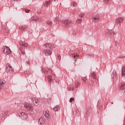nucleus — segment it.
<instances>
[{"label": "nucleus", "instance_id": "nucleus-19", "mask_svg": "<svg viewBox=\"0 0 125 125\" xmlns=\"http://www.w3.org/2000/svg\"><path fill=\"white\" fill-rule=\"evenodd\" d=\"M59 110H60V106L58 105H57L53 108V110L55 111V112H57L59 111Z\"/></svg>", "mask_w": 125, "mask_h": 125}, {"label": "nucleus", "instance_id": "nucleus-40", "mask_svg": "<svg viewBox=\"0 0 125 125\" xmlns=\"http://www.w3.org/2000/svg\"><path fill=\"white\" fill-rule=\"evenodd\" d=\"M105 2H109V0H104Z\"/></svg>", "mask_w": 125, "mask_h": 125}, {"label": "nucleus", "instance_id": "nucleus-8", "mask_svg": "<svg viewBox=\"0 0 125 125\" xmlns=\"http://www.w3.org/2000/svg\"><path fill=\"white\" fill-rule=\"evenodd\" d=\"M93 22H98L100 20V16L99 14H96L92 17Z\"/></svg>", "mask_w": 125, "mask_h": 125}, {"label": "nucleus", "instance_id": "nucleus-30", "mask_svg": "<svg viewBox=\"0 0 125 125\" xmlns=\"http://www.w3.org/2000/svg\"><path fill=\"white\" fill-rule=\"evenodd\" d=\"M72 5H73V6H77V2H73L72 3Z\"/></svg>", "mask_w": 125, "mask_h": 125}, {"label": "nucleus", "instance_id": "nucleus-38", "mask_svg": "<svg viewBox=\"0 0 125 125\" xmlns=\"http://www.w3.org/2000/svg\"><path fill=\"white\" fill-rule=\"evenodd\" d=\"M68 90H69V91L73 90V88L70 87V88L68 89Z\"/></svg>", "mask_w": 125, "mask_h": 125}, {"label": "nucleus", "instance_id": "nucleus-31", "mask_svg": "<svg viewBox=\"0 0 125 125\" xmlns=\"http://www.w3.org/2000/svg\"><path fill=\"white\" fill-rule=\"evenodd\" d=\"M118 58H121L122 59H124V58H125V56H119L118 57Z\"/></svg>", "mask_w": 125, "mask_h": 125}, {"label": "nucleus", "instance_id": "nucleus-36", "mask_svg": "<svg viewBox=\"0 0 125 125\" xmlns=\"http://www.w3.org/2000/svg\"><path fill=\"white\" fill-rule=\"evenodd\" d=\"M58 59L59 60H60V59H61V56L59 55L58 57Z\"/></svg>", "mask_w": 125, "mask_h": 125}, {"label": "nucleus", "instance_id": "nucleus-44", "mask_svg": "<svg viewBox=\"0 0 125 125\" xmlns=\"http://www.w3.org/2000/svg\"><path fill=\"white\" fill-rule=\"evenodd\" d=\"M53 1H56V0H52Z\"/></svg>", "mask_w": 125, "mask_h": 125}, {"label": "nucleus", "instance_id": "nucleus-45", "mask_svg": "<svg viewBox=\"0 0 125 125\" xmlns=\"http://www.w3.org/2000/svg\"><path fill=\"white\" fill-rule=\"evenodd\" d=\"M56 20H58V19H57V18L56 19Z\"/></svg>", "mask_w": 125, "mask_h": 125}, {"label": "nucleus", "instance_id": "nucleus-28", "mask_svg": "<svg viewBox=\"0 0 125 125\" xmlns=\"http://www.w3.org/2000/svg\"><path fill=\"white\" fill-rule=\"evenodd\" d=\"M7 114H8L7 111L5 112H4V114H3V117L4 118H5V117H6V116H7Z\"/></svg>", "mask_w": 125, "mask_h": 125}, {"label": "nucleus", "instance_id": "nucleus-7", "mask_svg": "<svg viewBox=\"0 0 125 125\" xmlns=\"http://www.w3.org/2000/svg\"><path fill=\"white\" fill-rule=\"evenodd\" d=\"M19 118H21V120H26L28 118V115L25 113L24 112H20L19 114Z\"/></svg>", "mask_w": 125, "mask_h": 125}, {"label": "nucleus", "instance_id": "nucleus-35", "mask_svg": "<svg viewBox=\"0 0 125 125\" xmlns=\"http://www.w3.org/2000/svg\"><path fill=\"white\" fill-rule=\"evenodd\" d=\"M74 57L77 58V57H78V55H77V54H74Z\"/></svg>", "mask_w": 125, "mask_h": 125}, {"label": "nucleus", "instance_id": "nucleus-33", "mask_svg": "<svg viewBox=\"0 0 125 125\" xmlns=\"http://www.w3.org/2000/svg\"><path fill=\"white\" fill-rule=\"evenodd\" d=\"M25 11L26 13H29V12H30V10L25 9Z\"/></svg>", "mask_w": 125, "mask_h": 125}, {"label": "nucleus", "instance_id": "nucleus-42", "mask_svg": "<svg viewBox=\"0 0 125 125\" xmlns=\"http://www.w3.org/2000/svg\"><path fill=\"white\" fill-rule=\"evenodd\" d=\"M1 87H0V91H1Z\"/></svg>", "mask_w": 125, "mask_h": 125}, {"label": "nucleus", "instance_id": "nucleus-37", "mask_svg": "<svg viewBox=\"0 0 125 125\" xmlns=\"http://www.w3.org/2000/svg\"><path fill=\"white\" fill-rule=\"evenodd\" d=\"M18 0H11V2H14V1H18Z\"/></svg>", "mask_w": 125, "mask_h": 125}, {"label": "nucleus", "instance_id": "nucleus-26", "mask_svg": "<svg viewBox=\"0 0 125 125\" xmlns=\"http://www.w3.org/2000/svg\"><path fill=\"white\" fill-rule=\"evenodd\" d=\"M49 3H50V1H46L45 3V6H46V7H47V6H48V4H49Z\"/></svg>", "mask_w": 125, "mask_h": 125}, {"label": "nucleus", "instance_id": "nucleus-1", "mask_svg": "<svg viewBox=\"0 0 125 125\" xmlns=\"http://www.w3.org/2000/svg\"><path fill=\"white\" fill-rule=\"evenodd\" d=\"M56 45L51 43H45L42 46V49L43 50V53L46 56L47 55H51L52 54V50L51 48H54Z\"/></svg>", "mask_w": 125, "mask_h": 125}, {"label": "nucleus", "instance_id": "nucleus-21", "mask_svg": "<svg viewBox=\"0 0 125 125\" xmlns=\"http://www.w3.org/2000/svg\"><path fill=\"white\" fill-rule=\"evenodd\" d=\"M75 87L77 88H78V86H80V82H79V81H76V82H75Z\"/></svg>", "mask_w": 125, "mask_h": 125}, {"label": "nucleus", "instance_id": "nucleus-14", "mask_svg": "<svg viewBox=\"0 0 125 125\" xmlns=\"http://www.w3.org/2000/svg\"><path fill=\"white\" fill-rule=\"evenodd\" d=\"M112 79H114L116 80H118V75H117V72L114 71L111 74Z\"/></svg>", "mask_w": 125, "mask_h": 125}, {"label": "nucleus", "instance_id": "nucleus-10", "mask_svg": "<svg viewBox=\"0 0 125 125\" xmlns=\"http://www.w3.org/2000/svg\"><path fill=\"white\" fill-rule=\"evenodd\" d=\"M3 52L4 54H10V53H11V50H10V48H9V47L5 46L4 47Z\"/></svg>", "mask_w": 125, "mask_h": 125}, {"label": "nucleus", "instance_id": "nucleus-46", "mask_svg": "<svg viewBox=\"0 0 125 125\" xmlns=\"http://www.w3.org/2000/svg\"><path fill=\"white\" fill-rule=\"evenodd\" d=\"M86 114H87V112H86Z\"/></svg>", "mask_w": 125, "mask_h": 125}, {"label": "nucleus", "instance_id": "nucleus-16", "mask_svg": "<svg viewBox=\"0 0 125 125\" xmlns=\"http://www.w3.org/2000/svg\"><path fill=\"white\" fill-rule=\"evenodd\" d=\"M20 30H21L22 31H25L27 29V25H21L19 26Z\"/></svg>", "mask_w": 125, "mask_h": 125}, {"label": "nucleus", "instance_id": "nucleus-17", "mask_svg": "<svg viewBox=\"0 0 125 125\" xmlns=\"http://www.w3.org/2000/svg\"><path fill=\"white\" fill-rule=\"evenodd\" d=\"M119 90H121V89H125V83H121L120 85Z\"/></svg>", "mask_w": 125, "mask_h": 125}, {"label": "nucleus", "instance_id": "nucleus-6", "mask_svg": "<svg viewBox=\"0 0 125 125\" xmlns=\"http://www.w3.org/2000/svg\"><path fill=\"white\" fill-rule=\"evenodd\" d=\"M62 24H64L66 28H68V27H70L72 23V21L70 20H62Z\"/></svg>", "mask_w": 125, "mask_h": 125}, {"label": "nucleus", "instance_id": "nucleus-24", "mask_svg": "<svg viewBox=\"0 0 125 125\" xmlns=\"http://www.w3.org/2000/svg\"><path fill=\"white\" fill-rule=\"evenodd\" d=\"M91 76H92V79H96V74H95V73L93 72V73L91 74Z\"/></svg>", "mask_w": 125, "mask_h": 125}, {"label": "nucleus", "instance_id": "nucleus-41", "mask_svg": "<svg viewBox=\"0 0 125 125\" xmlns=\"http://www.w3.org/2000/svg\"><path fill=\"white\" fill-rule=\"evenodd\" d=\"M24 74H27V71H24Z\"/></svg>", "mask_w": 125, "mask_h": 125}, {"label": "nucleus", "instance_id": "nucleus-5", "mask_svg": "<svg viewBox=\"0 0 125 125\" xmlns=\"http://www.w3.org/2000/svg\"><path fill=\"white\" fill-rule=\"evenodd\" d=\"M6 72L7 73H13L14 72V69L9 63H7L6 65Z\"/></svg>", "mask_w": 125, "mask_h": 125}, {"label": "nucleus", "instance_id": "nucleus-15", "mask_svg": "<svg viewBox=\"0 0 125 125\" xmlns=\"http://www.w3.org/2000/svg\"><path fill=\"white\" fill-rule=\"evenodd\" d=\"M38 124L41 125L44 124V119H43V118L41 117L39 119Z\"/></svg>", "mask_w": 125, "mask_h": 125}, {"label": "nucleus", "instance_id": "nucleus-32", "mask_svg": "<svg viewBox=\"0 0 125 125\" xmlns=\"http://www.w3.org/2000/svg\"><path fill=\"white\" fill-rule=\"evenodd\" d=\"M74 98H71L70 99V100H69V102L72 103V102H73V101H74Z\"/></svg>", "mask_w": 125, "mask_h": 125}, {"label": "nucleus", "instance_id": "nucleus-22", "mask_svg": "<svg viewBox=\"0 0 125 125\" xmlns=\"http://www.w3.org/2000/svg\"><path fill=\"white\" fill-rule=\"evenodd\" d=\"M47 79H48V82H49V83H51L53 81L52 77L51 76L48 75Z\"/></svg>", "mask_w": 125, "mask_h": 125}, {"label": "nucleus", "instance_id": "nucleus-43", "mask_svg": "<svg viewBox=\"0 0 125 125\" xmlns=\"http://www.w3.org/2000/svg\"><path fill=\"white\" fill-rule=\"evenodd\" d=\"M1 120V116L0 117V121Z\"/></svg>", "mask_w": 125, "mask_h": 125}, {"label": "nucleus", "instance_id": "nucleus-25", "mask_svg": "<svg viewBox=\"0 0 125 125\" xmlns=\"http://www.w3.org/2000/svg\"><path fill=\"white\" fill-rule=\"evenodd\" d=\"M46 23L48 26H51L52 25V21H46Z\"/></svg>", "mask_w": 125, "mask_h": 125}, {"label": "nucleus", "instance_id": "nucleus-4", "mask_svg": "<svg viewBox=\"0 0 125 125\" xmlns=\"http://www.w3.org/2000/svg\"><path fill=\"white\" fill-rule=\"evenodd\" d=\"M21 46L20 47V50L22 54H25V49L27 47V43L24 42L21 43Z\"/></svg>", "mask_w": 125, "mask_h": 125}, {"label": "nucleus", "instance_id": "nucleus-3", "mask_svg": "<svg viewBox=\"0 0 125 125\" xmlns=\"http://www.w3.org/2000/svg\"><path fill=\"white\" fill-rule=\"evenodd\" d=\"M116 35V32L113 30H107L106 31L105 36H107L110 39H113Z\"/></svg>", "mask_w": 125, "mask_h": 125}, {"label": "nucleus", "instance_id": "nucleus-39", "mask_svg": "<svg viewBox=\"0 0 125 125\" xmlns=\"http://www.w3.org/2000/svg\"><path fill=\"white\" fill-rule=\"evenodd\" d=\"M26 64H27V65H30V62L26 61Z\"/></svg>", "mask_w": 125, "mask_h": 125}, {"label": "nucleus", "instance_id": "nucleus-9", "mask_svg": "<svg viewBox=\"0 0 125 125\" xmlns=\"http://www.w3.org/2000/svg\"><path fill=\"white\" fill-rule=\"evenodd\" d=\"M124 22V18L120 17L117 19L115 21V24L117 26H119L120 27V25H121V23Z\"/></svg>", "mask_w": 125, "mask_h": 125}, {"label": "nucleus", "instance_id": "nucleus-29", "mask_svg": "<svg viewBox=\"0 0 125 125\" xmlns=\"http://www.w3.org/2000/svg\"><path fill=\"white\" fill-rule=\"evenodd\" d=\"M77 22L79 24H80V23H82V19H79L77 20Z\"/></svg>", "mask_w": 125, "mask_h": 125}, {"label": "nucleus", "instance_id": "nucleus-11", "mask_svg": "<svg viewBox=\"0 0 125 125\" xmlns=\"http://www.w3.org/2000/svg\"><path fill=\"white\" fill-rule=\"evenodd\" d=\"M43 72H44V73H45V72H46V73H47V74H48V75H50L52 73V69H47V68L44 69H42L43 74Z\"/></svg>", "mask_w": 125, "mask_h": 125}, {"label": "nucleus", "instance_id": "nucleus-34", "mask_svg": "<svg viewBox=\"0 0 125 125\" xmlns=\"http://www.w3.org/2000/svg\"><path fill=\"white\" fill-rule=\"evenodd\" d=\"M80 16V17H82V18H83V16H84V14H81Z\"/></svg>", "mask_w": 125, "mask_h": 125}, {"label": "nucleus", "instance_id": "nucleus-13", "mask_svg": "<svg viewBox=\"0 0 125 125\" xmlns=\"http://www.w3.org/2000/svg\"><path fill=\"white\" fill-rule=\"evenodd\" d=\"M32 102L35 106H39V100L36 98H32Z\"/></svg>", "mask_w": 125, "mask_h": 125}, {"label": "nucleus", "instance_id": "nucleus-12", "mask_svg": "<svg viewBox=\"0 0 125 125\" xmlns=\"http://www.w3.org/2000/svg\"><path fill=\"white\" fill-rule=\"evenodd\" d=\"M49 111L48 110H46L44 112V116L47 120H49L50 119V115H49Z\"/></svg>", "mask_w": 125, "mask_h": 125}, {"label": "nucleus", "instance_id": "nucleus-18", "mask_svg": "<svg viewBox=\"0 0 125 125\" xmlns=\"http://www.w3.org/2000/svg\"><path fill=\"white\" fill-rule=\"evenodd\" d=\"M4 83H5V81L2 80H0V87H1V88L3 87Z\"/></svg>", "mask_w": 125, "mask_h": 125}, {"label": "nucleus", "instance_id": "nucleus-2", "mask_svg": "<svg viewBox=\"0 0 125 125\" xmlns=\"http://www.w3.org/2000/svg\"><path fill=\"white\" fill-rule=\"evenodd\" d=\"M23 107L27 111H29L30 112H33L34 111V107L30 103H24L23 104Z\"/></svg>", "mask_w": 125, "mask_h": 125}, {"label": "nucleus", "instance_id": "nucleus-20", "mask_svg": "<svg viewBox=\"0 0 125 125\" xmlns=\"http://www.w3.org/2000/svg\"><path fill=\"white\" fill-rule=\"evenodd\" d=\"M32 20H33L34 21H39V20H40V18H39V17L36 16H34L32 18Z\"/></svg>", "mask_w": 125, "mask_h": 125}, {"label": "nucleus", "instance_id": "nucleus-27", "mask_svg": "<svg viewBox=\"0 0 125 125\" xmlns=\"http://www.w3.org/2000/svg\"><path fill=\"white\" fill-rule=\"evenodd\" d=\"M82 81H83V82H86V80H87V78H86V77H82Z\"/></svg>", "mask_w": 125, "mask_h": 125}, {"label": "nucleus", "instance_id": "nucleus-23", "mask_svg": "<svg viewBox=\"0 0 125 125\" xmlns=\"http://www.w3.org/2000/svg\"><path fill=\"white\" fill-rule=\"evenodd\" d=\"M122 76H125V66H123L122 67Z\"/></svg>", "mask_w": 125, "mask_h": 125}]
</instances>
